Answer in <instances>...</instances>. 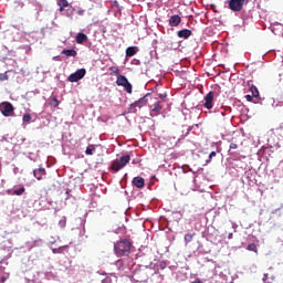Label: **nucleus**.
Wrapping results in <instances>:
<instances>
[{
  "label": "nucleus",
  "instance_id": "1",
  "mask_svg": "<svg viewBox=\"0 0 283 283\" xmlns=\"http://www.w3.org/2000/svg\"><path fill=\"white\" fill-rule=\"evenodd\" d=\"M114 253L117 258H124L132 253V242L127 239H120L114 244Z\"/></svg>",
  "mask_w": 283,
  "mask_h": 283
},
{
  "label": "nucleus",
  "instance_id": "2",
  "mask_svg": "<svg viewBox=\"0 0 283 283\" xmlns=\"http://www.w3.org/2000/svg\"><path fill=\"white\" fill-rule=\"evenodd\" d=\"M132 160V157L129 155H124L119 159H115L111 166L112 171H120V169H124L126 165Z\"/></svg>",
  "mask_w": 283,
  "mask_h": 283
},
{
  "label": "nucleus",
  "instance_id": "3",
  "mask_svg": "<svg viewBox=\"0 0 283 283\" xmlns=\"http://www.w3.org/2000/svg\"><path fill=\"white\" fill-rule=\"evenodd\" d=\"M151 96V94H146L144 97L139 98L138 101L134 102L133 104L129 105L128 108V114H136L137 107L140 109V107H145L147 105V97Z\"/></svg>",
  "mask_w": 283,
  "mask_h": 283
},
{
  "label": "nucleus",
  "instance_id": "4",
  "mask_svg": "<svg viewBox=\"0 0 283 283\" xmlns=\"http://www.w3.org/2000/svg\"><path fill=\"white\" fill-rule=\"evenodd\" d=\"M116 85H118V87H124L127 94H132V90H133L132 83H129V80H127L125 75L117 76Z\"/></svg>",
  "mask_w": 283,
  "mask_h": 283
},
{
  "label": "nucleus",
  "instance_id": "5",
  "mask_svg": "<svg viewBox=\"0 0 283 283\" xmlns=\"http://www.w3.org/2000/svg\"><path fill=\"white\" fill-rule=\"evenodd\" d=\"M0 112L6 117L14 116V106L10 102H2L0 104Z\"/></svg>",
  "mask_w": 283,
  "mask_h": 283
},
{
  "label": "nucleus",
  "instance_id": "6",
  "mask_svg": "<svg viewBox=\"0 0 283 283\" xmlns=\"http://www.w3.org/2000/svg\"><path fill=\"white\" fill-rule=\"evenodd\" d=\"M244 3H247V0H229L228 8L232 12H241V10L244 8Z\"/></svg>",
  "mask_w": 283,
  "mask_h": 283
},
{
  "label": "nucleus",
  "instance_id": "7",
  "mask_svg": "<svg viewBox=\"0 0 283 283\" xmlns=\"http://www.w3.org/2000/svg\"><path fill=\"white\" fill-rule=\"evenodd\" d=\"M85 74H87V71L85 69H80L75 73H72L69 77L67 81L70 83H78L81 78L85 77Z\"/></svg>",
  "mask_w": 283,
  "mask_h": 283
},
{
  "label": "nucleus",
  "instance_id": "8",
  "mask_svg": "<svg viewBox=\"0 0 283 283\" xmlns=\"http://www.w3.org/2000/svg\"><path fill=\"white\" fill-rule=\"evenodd\" d=\"M160 112H163V104L160 101H156L151 106H150V116L151 118H155V116H160Z\"/></svg>",
  "mask_w": 283,
  "mask_h": 283
},
{
  "label": "nucleus",
  "instance_id": "9",
  "mask_svg": "<svg viewBox=\"0 0 283 283\" xmlns=\"http://www.w3.org/2000/svg\"><path fill=\"white\" fill-rule=\"evenodd\" d=\"M216 96L214 92H209L206 96H205V104L203 106L206 107V109H213V98Z\"/></svg>",
  "mask_w": 283,
  "mask_h": 283
},
{
  "label": "nucleus",
  "instance_id": "10",
  "mask_svg": "<svg viewBox=\"0 0 283 283\" xmlns=\"http://www.w3.org/2000/svg\"><path fill=\"white\" fill-rule=\"evenodd\" d=\"M269 271L270 272L263 274L262 281L264 283H273V281L275 280V273L273 272V268H269Z\"/></svg>",
  "mask_w": 283,
  "mask_h": 283
},
{
  "label": "nucleus",
  "instance_id": "11",
  "mask_svg": "<svg viewBox=\"0 0 283 283\" xmlns=\"http://www.w3.org/2000/svg\"><path fill=\"white\" fill-rule=\"evenodd\" d=\"M45 168H38L33 170V176L36 180H43V176H45Z\"/></svg>",
  "mask_w": 283,
  "mask_h": 283
},
{
  "label": "nucleus",
  "instance_id": "12",
  "mask_svg": "<svg viewBox=\"0 0 283 283\" xmlns=\"http://www.w3.org/2000/svg\"><path fill=\"white\" fill-rule=\"evenodd\" d=\"M180 21H182L180 15H172L169 19V25H171V28H177V25H180Z\"/></svg>",
  "mask_w": 283,
  "mask_h": 283
},
{
  "label": "nucleus",
  "instance_id": "13",
  "mask_svg": "<svg viewBox=\"0 0 283 283\" xmlns=\"http://www.w3.org/2000/svg\"><path fill=\"white\" fill-rule=\"evenodd\" d=\"M133 185L137 187V189H143V187H145V179L143 177H135Z\"/></svg>",
  "mask_w": 283,
  "mask_h": 283
},
{
  "label": "nucleus",
  "instance_id": "14",
  "mask_svg": "<svg viewBox=\"0 0 283 283\" xmlns=\"http://www.w3.org/2000/svg\"><path fill=\"white\" fill-rule=\"evenodd\" d=\"M192 32L189 29H184L178 31L177 36H179V39H189V36H191Z\"/></svg>",
  "mask_w": 283,
  "mask_h": 283
},
{
  "label": "nucleus",
  "instance_id": "15",
  "mask_svg": "<svg viewBox=\"0 0 283 283\" xmlns=\"http://www.w3.org/2000/svg\"><path fill=\"white\" fill-rule=\"evenodd\" d=\"M60 12H65V8H70V2L67 0H59L57 1Z\"/></svg>",
  "mask_w": 283,
  "mask_h": 283
},
{
  "label": "nucleus",
  "instance_id": "16",
  "mask_svg": "<svg viewBox=\"0 0 283 283\" xmlns=\"http://www.w3.org/2000/svg\"><path fill=\"white\" fill-rule=\"evenodd\" d=\"M85 41H87V35L85 33H77L76 43H78L80 45H83Z\"/></svg>",
  "mask_w": 283,
  "mask_h": 283
},
{
  "label": "nucleus",
  "instance_id": "17",
  "mask_svg": "<svg viewBox=\"0 0 283 283\" xmlns=\"http://www.w3.org/2000/svg\"><path fill=\"white\" fill-rule=\"evenodd\" d=\"M62 54H64L65 56H76V50H74V49H64L62 51Z\"/></svg>",
  "mask_w": 283,
  "mask_h": 283
},
{
  "label": "nucleus",
  "instance_id": "18",
  "mask_svg": "<svg viewBox=\"0 0 283 283\" xmlns=\"http://www.w3.org/2000/svg\"><path fill=\"white\" fill-rule=\"evenodd\" d=\"M136 55V48L129 46L126 49V56H135Z\"/></svg>",
  "mask_w": 283,
  "mask_h": 283
},
{
  "label": "nucleus",
  "instance_id": "19",
  "mask_svg": "<svg viewBox=\"0 0 283 283\" xmlns=\"http://www.w3.org/2000/svg\"><path fill=\"white\" fill-rule=\"evenodd\" d=\"M250 92L252 93V96L254 98H258V96H260V91H258V87L254 85L250 86Z\"/></svg>",
  "mask_w": 283,
  "mask_h": 283
},
{
  "label": "nucleus",
  "instance_id": "20",
  "mask_svg": "<svg viewBox=\"0 0 283 283\" xmlns=\"http://www.w3.org/2000/svg\"><path fill=\"white\" fill-rule=\"evenodd\" d=\"M109 72H111V74H115L116 76H120V69H118V66H111Z\"/></svg>",
  "mask_w": 283,
  "mask_h": 283
},
{
  "label": "nucleus",
  "instance_id": "21",
  "mask_svg": "<svg viewBox=\"0 0 283 283\" xmlns=\"http://www.w3.org/2000/svg\"><path fill=\"white\" fill-rule=\"evenodd\" d=\"M193 238H196V233H187V234H185V242L186 243H189V242H191V240H193Z\"/></svg>",
  "mask_w": 283,
  "mask_h": 283
},
{
  "label": "nucleus",
  "instance_id": "22",
  "mask_svg": "<svg viewBox=\"0 0 283 283\" xmlns=\"http://www.w3.org/2000/svg\"><path fill=\"white\" fill-rule=\"evenodd\" d=\"M59 98H56V97H53L51 101H50V103H49V105H50V107H59Z\"/></svg>",
  "mask_w": 283,
  "mask_h": 283
},
{
  "label": "nucleus",
  "instance_id": "23",
  "mask_svg": "<svg viewBox=\"0 0 283 283\" xmlns=\"http://www.w3.org/2000/svg\"><path fill=\"white\" fill-rule=\"evenodd\" d=\"M25 193V188H20L17 190H13V196H23Z\"/></svg>",
  "mask_w": 283,
  "mask_h": 283
},
{
  "label": "nucleus",
  "instance_id": "24",
  "mask_svg": "<svg viewBox=\"0 0 283 283\" xmlns=\"http://www.w3.org/2000/svg\"><path fill=\"white\" fill-rule=\"evenodd\" d=\"M247 250H248V251H253L254 253H258V245H255V243H250V244L247 247Z\"/></svg>",
  "mask_w": 283,
  "mask_h": 283
},
{
  "label": "nucleus",
  "instance_id": "25",
  "mask_svg": "<svg viewBox=\"0 0 283 283\" xmlns=\"http://www.w3.org/2000/svg\"><path fill=\"white\" fill-rule=\"evenodd\" d=\"M22 120H23V123H31V120H32V115H30V114H24Z\"/></svg>",
  "mask_w": 283,
  "mask_h": 283
},
{
  "label": "nucleus",
  "instance_id": "26",
  "mask_svg": "<svg viewBox=\"0 0 283 283\" xmlns=\"http://www.w3.org/2000/svg\"><path fill=\"white\" fill-rule=\"evenodd\" d=\"M214 156H217L216 151H211L209 155V158L206 160L207 165H209V163H211V160L214 158Z\"/></svg>",
  "mask_w": 283,
  "mask_h": 283
},
{
  "label": "nucleus",
  "instance_id": "27",
  "mask_svg": "<svg viewBox=\"0 0 283 283\" xmlns=\"http://www.w3.org/2000/svg\"><path fill=\"white\" fill-rule=\"evenodd\" d=\"M94 150H95V148L87 147L86 150H85L86 156H93L94 155Z\"/></svg>",
  "mask_w": 283,
  "mask_h": 283
},
{
  "label": "nucleus",
  "instance_id": "28",
  "mask_svg": "<svg viewBox=\"0 0 283 283\" xmlns=\"http://www.w3.org/2000/svg\"><path fill=\"white\" fill-rule=\"evenodd\" d=\"M9 76H8V72L6 73H0V81H8Z\"/></svg>",
  "mask_w": 283,
  "mask_h": 283
},
{
  "label": "nucleus",
  "instance_id": "29",
  "mask_svg": "<svg viewBox=\"0 0 283 283\" xmlns=\"http://www.w3.org/2000/svg\"><path fill=\"white\" fill-rule=\"evenodd\" d=\"M66 222L65 218L59 221L61 229L65 228Z\"/></svg>",
  "mask_w": 283,
  "mask_h": 283
},
{
  "label": "nucleus",
  "instance_id": "30",
  "mask_svg": "<svg viewBox=\"0 0 283 283\" xmlns=\"http://www.w3.org/2000/svg\"><path fill=\"white\" fill-rule=\"evenodd\" d=\"M253 95H245V98L249 103H252L253 102Z\"/></svg>",
  "mask_w": 283,
  "mask_h": 283
},
{
  "label": "nucleus",
  "instance_id": "31",
  "mask_svg": "<svg viewBox=\"0 0 283 283\" xmlns=\"http://www.w3.org/2000/svg\"><path fill=\"white\" fill-rule=\"evenodd\" d=\"M230 149H238V144L231 143L230 144Z\"/></svg>",
  "mask_w": 283,
  "mask_h": 283
},
{
  "label": "nucleus",
  "instance_id": "32",
  "mask_svg": "<svg viewBox=\"0 0 283 283\" xmlns=\"http://www.w3.org/2000/svg\"><path fill=\"white\" fill-rule=\"evenodd\" d=\"M76 14H78L80 17H83V14H85V10H77Z\"/></svg>",
  "mask_w": 283,
  "mask_h": 283
},
{
  "label": "nucleus",
  "instance_id": "33",
  "mask_svg": "<svg viewBox=\"0 0 283 283\" xmlns=\"http://www.w3.org/2000/svg\"><path fill=\"white\" fill-rule=\"evenodd\" d=\"M159 98H160L161 101H165V98H167V93L159 94Z\"/></svg>",
  "mask_w": 283,
  "mask_h": 283
},
{
  "label": "nucleus",
  "instance_id": "34",
  "mask_svg": "<svg viewBox=\"0 0 283 283\" xmlns=\"http://www.w3.org/2000/svg\"><path fill=\"white\" fill-rule=\"evenodd\" d=\"M6 280H8V277H6V276H2V277H1V282H2V283L6 282Z\"/></svg>",
  "mask_w": 283,
  "mask_h": 283
},
{
  "label": "nucleus",
  "instance_id": "35",
  "mask_svg": "<svg viewBox=\"0 0 283 283\" xmlns=\"http://www.w3.org/2000/svg\"><path fill=\"white\" fill-rule=\"evenodd\" d=\"M232 237H233V233H230V234H229V239L231 240Z\"/></svg>",
  "mask_w": 283,
  "mask_h": 283
}]
</instances>
